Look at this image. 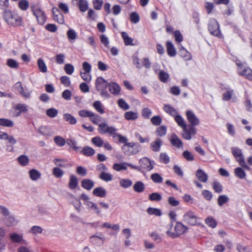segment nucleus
<instances>
[{
	"instance_id": "25",
	"label": "nucleus",
	"mask_w": 252,
	"mask_h": 252,
	"mask_svg": "<svg viewBox=\"0 0 252 252\" xmlns=\"http://www.w3.org/2000/svg\"><path fill=\"white\" fill-rule=\"evenodd\" d=\"M133 190L138 193L143 192L145 189V186L142 181H137L133 186Z\"/></svg>"
},
{
	"instance_id": "23",
	"label": "nucleus",
	"mask_w": 252,
	"mask_h": 252,
	"mask_svg": "<svg viewBox=\"0 0 252 252\" xmlns=\"http://www.w3.org/2000/svg\"><path fill=\"white\" fill-rule=\"evenodd\" d=\"M179 55L186 61H189L191 59V55L184 47L181 46L179 51Z\"/></svg>"
},
{
	"instance_id": "16",
	"label": "nucleus",
	"mask_w": 252,
	"mask_h": 252,
	"mask_svg": "<svg viewBox=\"0 0 252 252\" xmlns=\"http://www.w3.org/2000/svg\"><path fill=\"white\" fill-rule=\"evenodd\" d=\"M195 176L201 182L206 183L208 181V176L202 169H199L196 171Z\"/></svg>"
},
{
	"instance_id": "9",
	"label": "nucleus",
	"mask_w": 252,
	"mask_h": 252,
	"mask_svg": "<svg viewBox=\"0 0 252 252\" xmlns=\"http://www.w3.org/2000/svg\"><path fill=\"white\" fill-rule=\"evenodd\" d=\"M208 30L212 35L217 37H220L221 35L218 22L214 18H212L209 20Z\"/></svg>"
},
{
	"instance_id": "47",
	"label": "nucleus",
	"mask_w": 252,
	"mask_h": 252,
	"mask_svg": "<svg viewBox=\"0 0 252 252\" xmlns=\"http://www.w3.org/2000/svg\"><path fill=\"white\" fill-rule=\"evenodd\" d=\"M158 78L161 82L165 83L168 80L169 75L167 72H165L163 70H160L158 73Z\"/></svg>"
},
{
	"instance_id": "29",
	"label": "nucleus",
	"mask_w": 252,
	"mask_h": 252,
	"mask_svg": "<svg viewBox=\"0 0 252 252\" xmlns=\"http://www.w3.org/2000/svg\"><path fill=\"white\" fill-rule=\"evenodd\" d=\"M121 35L126 46L134 45V44L132 43L133 39L130 37L126 32H122Z\"/></svg>"
},
{
	"instance_id": "52",
	"label": "nucleus",
	"mask_w": 252,
	"mask_h": 252,
	"mask_svg": "<svg viewBox=\"0 0 252 252\" xmlns=\"http://www.w3.org/2000/svg\"><path fill=\"white\" fill-rule=\"evenodd\" d=\"M78 5L81 12H85L88 9V3L86 0H80Z\"/></svg>"
},
{
	"instance_id": "50",
	"label": "nucleus",
	"mask_w": 252,
	"mask_h": 252,
	"mask_svg": "<svg viewBox=\"0 0 252 252\" xmlns=\"http://www.w3.org/2000/svg\"><path fill=\"white\" fill-rule=\"evenodd\" d=\"M0 125L6 127H12L14 126V123L9 119L0 118Z\"/></svg>"
},
{
	"instance_id": "34",
	"label": "nucleus",
	"mask_w": 252,
	"mask_h": 252,
	"mask_svg": "<svg viewBox=\"0 0 252 252\" xmlns=\"http://www.w3.org/2000/svg\"><path fill=\"white\" fill-rule=\"evenodd\" d=\"M17 160L19 163L23 166L27 165L30 162L28 157L24 155L19 156L17 158Z\"/></svg>"
},
{
	"instance_id": "51",
	"label": "nucleus",
	"mask_w": 252,
	"mask_h": 252,
	"mask_svg": "<svg viewBox=\"0 0 252 252\" xmlns=\"http://www.w3.org/2000/svg\"><path fill=\"white\" fill-rule=\"evenodd\" d=\"M151 179L152 181L157 184L161 183L163 181V178L158 173H153L151 176Z\"/></svg>"
},
{
	"instance_id": "40",
	"label": "nucleus",
	"mask_w": 252,
	"mask_h": 252,
	"mask_svg": "<svg viewBox=\"0 0 252 252\" xmlns=\"http://www.w3.org/2000/svg\"><path fill=\"white\" fill-rule=\"evenodd\" d=\"M87 205L89 208L93 210L94 212L97 215H100L101 211L98 209L97 205L95 203L92 201H88Z\"/></svg>"
},
{
	"instance_id": "64",
	"label": "nucleus",
	"mask_w": 252,
	"mask_h": 252,
	"mask_svg": "<svg viewBox=\"0 0 252 252\" xmlns=\"http://www.w3.org/2000/svg\"><path fill=\"white\" fill-rule=\"evenodd\" d=\"M151 122L153 125L159 126L162 122V119L160 116H155L151 119Z\"/></svg>"
},
{
	"instance_id": "18",
	"label": "nucleus",
	"mask_w": 252,
	"mask_h": 252,
	"mask_svg": "<svg viewBox=\"0 0 252 252\" xmlns=\"http://www.w3.org/2000/svg\"><path fill=\"white\" fill-rule=\"evenodd\" d=\"M37 131L40 134L46 137L51 136L53 134L51 128L45 126H40Z\"/></svg>"
},
{
	"instance_id": "26",
	"label": "nucleus",
	"mask_w": 252,
	"mask_h": 252,
	"mask_svg": "<svg viewBox=\"0 0 252 252\" xmlns=\"http://www.w3.org/2000/svg\"><path fill=\"white\" fill-rule=\"evenodd\" d=\"M99 178L103 181L108 182L113 180V176L110 173H107L106 171H102L99 175Z\"/></svg>"
},
{
	"instance_id": "6",
	"label": "nucleus",
	"mask_w": 252,
	"mask_h": 252,
	"mask_svg": "<svg viewBox=\"0 0 252 252\" xmlns=\"http://www.w3.org/2000/svg\"><path fill=\"white\" fill-rule=\"evenodd\" d=\"M31 7L33 14L36 18L38 23L40 25H43L46 22V16L41 7L38 4H36L32 5Z\"/></svg>"
},
{
	"instance_id": "60",
	"label": "nucleus",
	"mask_w": 252,
	"mask_h": 252,
	"mask_svg": "<svg viewBox=\"0 0 252 252\" xmlns=\"http://www.w3.org/2000/svg\"><path fill=\"white\" fill-rule=\"evenodd\" d=\"M32 91L27 87H23L22 90L19 93V94L24 98H29L32 94Z\"/></svg>"
},
{
	"instance_id": "41",
	"label": "nucleus",
	"mask_w": 252,
	"mask_h": 252,
	"mask_svg": "<svg viewBox=\"0 0 252 252\" xmlns=\"http://www.w3.org/2000/svg\"><path fill=\"white\" fill-rule=\"evenodd\" d=\"M119 183L121 187L125 189L131 187L132 185V181L129 179H122Z\"/></svg>"
},
{
	"instance_id": "17",
	"label": "nucleus",
	"mask_w": 252,
	"mask_h": 252,
	"mask_svg": "<svg viewBox=\"0 0 252 252\" xmlns=\"http://www.w3.org/2000/svg\"><path fill=\"white\" fill-rule=\"evenodd\" d=\"M239 73L242 76H245L248 79L252 80V70L250 68H242L239 69Z\"/></svg>"
},
{
	"instance_id": "61",
	"label": "nucleus",
	"mask_w": 252,
	"mask_h": 252,
	"mask_svg": "<svg viewBox=\"0 0 252 252\" xmlns=\"http://www.w3.org/2000/svg\"><path fill=\"white\" fill-rule=\"evenodd\" d=\"M46 114L48 117L53 118L57 116L58 111L55 108H51L46 110Z\"/></svg>"
},
{
	"instance_id": "30",
	"label": "nucleus",
	"mask_w": 252,
	"mask_h": 252,
	"mask_svg": "<svg viewBox=\"0 0 252 252\" xmlns=\"http://www.w3.org/2000/svg\"><path fill=\"white\" fill-rule=\"evenodd\" d=\"M29 175L32 181H36L41 177V173L34 169H32L29 171Z\"/></svg>"
},
{
	"instance_id": "39",
	"label": "nucleus",
	"mask_w": 252,
	"mask_h": 252,
	"mask_svg": "<svg viewBox=\"0 0 252 252\" xmlns=\"http://www.w3.org/2000/svg\"><path fill=\"white\" fill-rule=\"evenodd\" d=\"M125 118L126 120H135L138 118V115L136 112L132 111H128L125 113Z\"/></svg>"
},
{
	"instance_id": "11",
	"label": "nucleus",
	"mask_w": 252,
	"mask_h": 252,
	"mask_svg": "<svg viewBox=\"0 0 252 252\" xmlns=\"http://www.w3.org/2000/svg\"><path fill=\"white\" fill-rule=\"evenodd\" d=\"M187 119L190 125L188 126H192L194 127L195 126H198L199 124V119L195 115L194 113L188 110L186 112Z\"/></svg>"
},
{
	"instance_id": "54",
	"label": "nucleus",
	"mask_w": 252,
	"mask_h": 252,
	"mask_svg": "<svg viewBox=\"0 0 252 252\" xmlns=\"http://www.w3.org/2000/svg\"><path fill=\"white\" fill-rule=\"evenodd\" d=\"M112 135L113 138L114 139L118 138L119 142L121 143H124L125 144L128 143V142H127V139L126 138V137L121 135L120 134L117 133L116 132H115L114 133L112 134Z\"/></svg>"
},
{
	"instance_id": "46",
	"label": "nucleus",
	"mask_w": 252,
	"mask_h": 252,
	"mask_svg": "<svg viewBox=\"0 0 252 252\" xmlns=\"http://www.w3.org/2000/svg\"><path fill=\"white\" fill-rule=\"evenodd\" d=\"M55 164L58 167L66 168L68 166V164L63 159L55 158L53 160Z\"/></svg>"
},
{
	"instance_id": "31",
	"label": "nucleus",
	"mask_w": 252,
	"mask_h": 252,
	"mask_svg": "<svg viewBox=\"0 0 252 252\" xmlns=\"http://www.w3.org/2000/svg\"><path fill=\"white\" fill-rule=\"evenodd\" d=\"M227 91L222 94V99L223 101H228L232 97L234 94V90L229 88H224Z\"/></svg>"
},
{
	"instance_id": "10",
	"label": "nucleus",
	"mask_w": 252,
	"mask_h": 252,
	"mask_svg": "<svg viewBox=\"0 0 252 252\" xmlns=\"http://www.w3.org/2000/svg\"><path fill=\"white\" fill-rule=\"evenodd\" d=\"M98 131L100 133H108L109 135H112L117 129L113 126H109L106 123H102L98 124Z\"/></svg>"
},
{
	"instance_id": "1",
	"label": "nucleus",
	"mask_w": 252,
	"mask_h": 252,
	"mask_svg": "<svg viewBox=\"0 0 252 252\" xmlns=\"http://www.w3.org/2000/svg\"><path fill=\"white\" fill-rule=\"evenodd\" d=\"M175 121L178 124V126L183 128V132L182 137L186 140H190L191 135H195L196 133L195 127L192 126H188L185 122L184 119L180 115H176L175 116Z\"/></svg>"
},
{
	"instance_id": "5",
	"label": "nucleus",
	"mask_w": 252,
	"mask_h": 252,
	"mask_svg": "<svg viewBox=\"0 0 252 252\" xmlns=\"http://www.w3.org/2000/svg\"><path fill=\"white\" fill-rule=\"evenodd\" d=\"M141 146L136 143L128 142L122 147L124 153L127 155H134L138 154L141 150Z\"/></svg>"
},
{
	"instance_id": "62",
	"label": "nucleus",
	"mask_w": 252,
	"mask_h": 252,
	"mask_svg": "<svg viewBox=\"0 0 252 252\" xmlns=\"http://www.w3.org/2000/svg\"><path fill=\"white\" fill-rule=\"evenodd\" d=\"M19 7L22 10H26L29 6V2L27 0H20L18 3Z\"/></svg>"
},
{
	"instance_id": "13",
	"label": "nucleus",
	"mask_w": 252,
	"mask_h": 252,
	"mask_svg": "<svg viewBox=\"0 0 252 252\" xmlns=\"http://www.w3.org/2000/svg\"><path fill=\"white\" fill-rule=\"evenodd\" d=\"M52 14L53 19L60 24H63L64 22V16L60 12L58 8L54 7L52 8Z\"/></svg>"
},
{
	"instance_id": "12",
	"label": "nucleus",
	"mask_w": 252,
	"mask_h": 252,
	"mask_svg": "<svg viewBox=\"0 0 252 252\" xmlns=\"http://www.w3.org/2000/svg\"><path fill=\"white\" fill-rule=\"evenodd\" d=\"M109 83L102 77H98L95 82V86L98 91L105 90L108 86Z\"/></svg>"
},
{
	"instance_id": "49",
	"label": "nucleus",
	"mask_w": 252,
	"mask_h": 252,
	"mask_svg": "<svg viewBox=\"0 0 252 252\" xmlns=\"http://www.w3.org/2000/svg\"><path fill=\"white\" fill-rule=\"evenodd\" d=\"M93 144L98 147H101L103 145L104 142L102 138L99 136H95L92 139Z\"/></svg>"
},
{
	"instance_id": "2",
	"label": "nucleus",
	"mask_w": 252,
	"mask_h": 252,
	"mask_svg": "<svg viewBox=\"0 0 252 252\" xmlns=\"http://www.w3.org/2000/svg\"><path fill=\"white\" fill-rule=\"evenodd\" d=\"M3 16L5 21L8 25L13 27L22 25V18L9 9H5Z\"/></svg>"
},
{
	"instance_id": "55",
	"label": "nucleus",
	"mask_w": 252,
	"mask_h": 252,
	"mask_svg": "<svg viewBox=\"0 0 252 252\" xmlns=\"http://www.w3.org/2000/svg\"><path fill=\"white\" fill-rule=\"evenodd\" d=\"M205 223L210 227L214 228L216 227L217 223L212 217H209L205 219Z\"/></svg>"
},
{
	"instance_id": "19",
	"label": "nucleus",
	"mask_w": 252,
	"mask_h": 252,
	"mask_svg": "<svg viewBox=\"0 0 252 252\" xmlns=\"http://www.w3.org/2000/svg\"><path fill=\"white\" fill-rule=\"evenodd\" d=\"M4 224L7 226H11L16 225L18 220L15 219L14 216L9 215L3 219Z\"/></svg>"
},
{
	"instance_id": "36",
	"label": "nucleus",
	"mask_w": 252,
	"mask_h": 252,
	"mask_svg": "<svg viewBox=\"0 0 252 252\" xmlns=\"http://www.w3.org/2000/svg\"><path fill=\"white\" fill-rule=\"evenodd\" d=\"M234 173L236 177L241 179L245 178L246 174L245 171L241 167H237L234 169Z\"/></svg>"
},
{
	"instance_id": "27",
	"label": "nucleus",
	"mask_w": 252,
	"mask_h": 252,
	"mask_svg": "<svg viewBox=\"0 0 252 252\" xmlns=\"http://www.w3.org/2000/svg\"><path fill=\"white\" fill-rule=\"evenodd\" d=\"M162 145V141L159 138H157L155 141L151 143V148L154 152H158Z\"/></svg>"
},
{
	"instance_id": "24",
	"label": "nucleus",
	"mask_w": 252,
	"mask_h": 252,
	"mask_svg": "<svg viewBox=\"0 0 252 252\" xmlns=\"http://www.w3.org/2000/svg\"><path fill=\"white\" fill-rule=\"evenodd\" d=\"M93 193L97 197H105L106 195V191L102 187H98L93 190Z\"/></svg>"
},
{
	"instance_id": "21",
	"label": "nucleus",
	"mask_w": 252,
	"mask_h": 252,
	"mask_svg": "<svg viewBox=\"0 0 252 252\" xmlns=\"http://www.w3.org/2000/svg\"><path fill=\"white\" fill-rule=\"evenodd\" d=\"M94 185V182L91 179H85L81 182V186L84 189L90 190Z\"/></svg>"
},
{
	"instance_id": "57",
	"label": "nucleus",
	"mask_w": 252,
	"mask_h": 252,
	"mask_svg": "<svg viewBox=\"0 0 252 252\" xmlns=\"http://www.w3.org/2000/svg\"><path fill=\"white\" fill-rule=\"evenodd\" d=\"M166 127L164 126H158L156 131V133L158 136H163L166 133Z\"/></svg>"
},
{
	"instance_id": "3",
	"label": "nucleus",
	"mask_w": 252,
	"mask_h": 252,
	"mask_svg": "<svg viewBox=\"0 0 252 252\" xmlns=\"http://www.w3.org/2000/svg\"><path fill=\"white\" fill-rule=\"evenodd\" d=\"M140 166H136L133 165L130 163H125L126 166L131 168L133 169L141 171L142 169H145L147 171L152 170L154 166L152 164L151 161L148 158H141L139 161Z\"/></svg>"
},
{
	"instance_id": "4",
	"label": "nucleus",
	"mask_w": 252,
	"mask_h": 252,
	"mask_svg": "<svg viewBox=\"0 0 252 252\" xmlns=\"http://www.w3.org/2000/svg\"><path fill=\"white\" fill-rule=\"evenodd\" d=\"M231 151L235 159L241 166L247 170H251L250 167L245 162L244 156L240 148L237 147H232L231 148Z\"/></svg>"
},
{
	"instance_id": "53",
	"label": "nucleus",
	"mask_w": 252,
	"mask_h": 252,
	"mask_svg": "<svg viewBox=\"0 0 252 252\" xmlns=\"http://www.w3.org/2000/svg\"><path fill=\"white\" fill-rule=\"evenodd\" d=\"M126 162L123 163H114L113 165V169L117 171H121L122 170H126L127 169V167L126 165V164H125Z\"/></svg>"
},
{
	"instance_id": "45",
	"label": "nucleus",
	"mask_w": 252,
	"mask_h": 252,
	"mask_svg": "<svg viewBox=\"0 0 252 252\" xmlns=\"http://www.w3.org/2000/svg\"><path fill=\"white\" fill-rule=\"evenodd\" d=\"M163 109L166 113L172 116H175L178 113L177 111L173 107L167 104L164 105Z\"/></svg>"
},
{
	"instance_id": "37",
	"label": "nucleus",
	"mask_w": 252,
	"mask_h": 252,
	"mask_svg": "<svg viewBox=\"0 0 252 252\" xmlns=\"http://www.w3.org/2000/svg\"><path fill=\"white\" fill-rule=\"evenodd\" d=\"M37 65L39 70L42 73H46L47 72V68L43 60L39 58L37 60Z\"/></svg>"
},
{
	"instance_id": "14",
	"label": "nucleus",
	"mask_w": 252,
	"mask_h": 252,
	"mask_svg": "<svg viewBox=\"0 0 252 252\" xmlns=\"http://www.w3.org/2000/svg\"><path fill=\"white\" fill-rule=\"evenodd\" d=\"M170 141L172 145L177 148L180 149L183 147L182 141L176 134H172Z\"/></svg>"
},
{
	"instance_id": "32",
	"label": "nucleus",
	"mask_w": 252,
	"mask_h": 252,
	"mask_svg": "<svg viewBox=\"0 0 252 252\" xmlns=\"http://www.w3.org/2000/svg\"><path fill=\"white\" fill-rule=\"evenodd\" d=\"M10 238L13 242L16 243H21L23 241L22 235L16 233L10 234Z\"/></svg>"
},
{
	"instance_id": "38",
	"label": "nucleus",
	"mask_w": 252,
	"mask_h": 252,
	"mask_svg": "<svg viewBox=\"0 0 252 252\" xmlns=\"http://www.w3.org/2000/svg\"><path fill=\"white\" fill-rule=\"evenodd\" d=\"M149 199L151 201L159 202L162 199V196L158 192H153L149 194Z\"/></svg>"
},
{
	"instance_id": "8",
	"label": "nucleus",
	"mask_w": 252,
	"mask_h": 252,
	"mask_svg": "<svg viewBox=\"0 0 252 252\" xmlns=\"http://www.w3.org/2000/svg\"><path fill=\"white\" fill-rule=\"evenodd\" d=\"M198 219L195 213L191 210L187 211L183 216V220L191 226L199 225L200 223L198 222Z\"/></svg>"
},
{
	"instance_id": "15",
	"label": "nucleus",
	"mask_w": 252,
	"mask_h": 252,
	"mask_svg": "<svg viewBox=\"0 0 252 252\" xmlns=\"http://www.w3.org/2000/svg\"><path fill=\"white\" fill-rule=\"evenodd\" d=\"M90 241L95 245H102L105 238L102 233H99V235H94L90 237Z\"/></svg>"
},
{
	"instance_id": "28",
	"label": "nucleus",
	"mask_w": 252,
	"mask_h": 252,
	"mask_svg": "<svg viewBox=\"0 0 252 252\" xmlns=\"http://www.w3.org/2000/svg\"><path fill=\"white\" fill-rule=\"evenodd\" d=\"M81 153L87 157H90L94 155L95 153V150L89 146H85L81 151Z\"/></svg>"
},
{
	"instance_id": "33",
	"label": "nucleus",
	"mask_w": 252,
	"mask_h": 252,
	"mask_svg": "<svg viewBox=\"0 0 252 252\" xmlns=\"http://www.w3.org/2000/svg\"><path fill=\"white\" fill-rule=\"evenodd\" d=\"M78 184L77 177L72 175L70 177L68 186L71 189H74L76 188Z\"/></svg>"
},
{
	"instance_id": "59",
	"label": "nucleus",
	"mask_w": 252,
	"mask_h": 252,
	"mask_svg": "<svg viewBox=\"0 0 252 252\" xmlns=\"http://www.w3.org/2000/svg\"><path fill=\"white\" fill-rule=\"evenodd\" d=\"M64 174L63 170L58 167H54L53 169V175L57 178H61Z\"/></svg>"
},
{
	"instance_id": "44",
	"label": "nucleus",
	"mask_w": 252,
	"mask_h": 252,
	"mask_svg": "<svg viewBox=\"0 0 252 252\" xmlns=\"http://www.w3.org/2000/svg\"><path fill=\"white\" fill-rule=\"evenodd\" d=\"M229 198L226 195H220L218 198V204L219 206H222L224 204L229 201Z\"/></svg>"
},
{
	"instance_id": "7",
	"label": "nucleus",
	"mask_w": 252,
	"mask_h": 252,
	"mask_svg": "<svg viewBox=\"0 0 252 252\" xmlns=\"http://www.w3.org/2000/svg\"><path fill=\"white\" fill-rule=\"evenodd\" d=\"M188 229V227L187 226L184 225L180 221H177L174 228L175 232H173L171 230H168L167 231L166 233L169 237L172 238H175L185 233Z\"/></svg>"
},
{
	"instance_id": "35",
	"label": "nucleus",
	"mask_w": 252,
	"mask_h": 252,
	"mask_svg": "<svg viewBox=\"0 0 252 252\" xmlns=\"http://www.w3.org/2000/svg\"><path fill=\"white\" fill-rule=\"evenodd\" d=\"M63 119L65 121L68 122L70 125H75L77 123L76 118L72 115L66 113L63 115Z\"/></svg>"
},
{
	"instance_id": "22",
	"label": "nucleus",
	"mask_w": 252,
	"mask_h": 252,
	"mask_svg": "<svg viewBox=\"0 0 252 252\" xmlns=\"http://www.w3.org/2000/svg\"><path fill=\"white\" fill-rule=\"evenodd\" d=\"M166 48L167 54L170 57H173L176 56V51L172 42L168 41L166 42Z\"/></svg>"
},
{
	"instance_id": "42",
	"label": "nucleus",
	"mask_w": 252,
	"mask_h": 252,
	"mask_svg": "<svg viewBox=\"0 0 252 252\" xmlns=\"http://www.w3.org/2000/svg\"><path fill=\"white\" fill-rule=\"evenodd\" d=\"M90 120L94 124L98 125L99 122L102 121V118L98 115L92 112L91 116L90 117Z\"/></svg>"
},
{
	"instance_id": "20",
	"label": "nucleus",
	"mask_w": 252,
	"mask_h": 252,
	"mask_svg": "<svg viewBox=\"0 0 252 252\" xmlns=\"http://www.w3.org/2000/svg\"><path fill=\"white\" fill-rule=\"evenodd\" d=\"M109 91L114 95H118L119 94L120 92V86L114 82L109 83L108 86Z\"/></svg>"
},
{
	"instance_id": "58",
	"label": "nucleus",
	"mask_w": 252,
	"mask_h": 252,
	"mask_svg": "<svg viewBox=\"0 0 252 252\" xmlns=\"http://www.w3.org/2000/svg\"><path fill=\"white\" fill-rule=\"evenodd\" d=\"M54 140L55 143L60 147L63 146L66 143L65 139L61 136H55Z\"/></svg>"
},
{
	"instance_id": "48",
	"label": "nucleus",
	"mask_w": 252,
	"mask_h": 252,
	"mask_svg": "<svg viewBox=\"0 0 252 252\" xmlns=\"http://www.w3.org/2000/svg\"><path fill=\"white\" fill-rule=\"evenodd\" d=\"M147 212L150 215H155L157 216H160L162 215L161 210L155 208L149 207L147 209Z\"/></svg>"
},
{
	"instance_id": "63",
	"label": "nucleus",
	"mask_w": 252,
	"mask_h": 252,
	"mask_svg": "<svg viewBox=\"0 0 252 252\" xmlns=\"http://www.w3.org/2000/svg\"><path fill=\"white\" fill-rule=\"evenodd\" d=\"M183 157L187 161H191L194 159L193 155L188 150H186L183 153Z\"/></svg>"
},
{
	"instance_id": "56",
	"label": "nucleus",
	"mask_w": 252,
	"mask_h": 252,
	"mask_svg": "<svg viewBox=\"0 0 252 252\" xmlns=\"http://www.w3.org/2000/svg\"><path fill=\"white\" fill-rule=\"evenodd\" d=\"M43 229L40 226L34 225L32 226L30 230V232L36 235L42 233Z\"/></svg>"
},
{
	"instance_id": "43",
	"label": "nucleus",
	"mask_w": 252,
	"mask_h": 252,
	"mask_svg": "<svg viewBox=\"0 0 252 252\" xmlns=\"http://www.w3.org/2000/svg\"><path fill=\"white\" fill-rule=\"evenodd\" d=\"M212 188L216 193H221L223 190L222 186L218 181L213 182L212 183Z\"/></svg>"
}]
</instances>
